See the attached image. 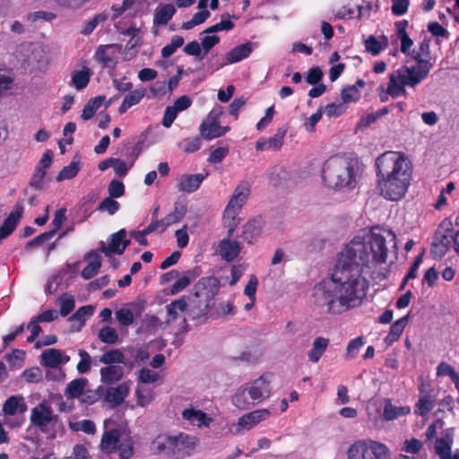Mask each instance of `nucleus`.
<instances>
[{
	"label": "nucleus",
	"instance_id": "6",
	"mask_svg": "<svg viewBox=\"0 0 459 459\" xmlns=\"http://www.w3.org/2000/svg\"><path fill=\"white\" fill-rule=\"evenodd\" d=\"M250 185L247 181H241L238 184L223 212V226L228 230V235L230 238L233 236L234 231L239 224L238 215L243 205L246 204L250 195Z\"/></svg>",
	"mask_w": 459,
	"mask_h": 459
},
{
	"label": "nucleus",
	"instance_id": "44",
	"mask_svg": "<svg viewBox=\"0 0 459 459\" xmlns=\"http://www.w3.org/2000/svg\"><path fill=\"white\" fill-rule=\"evenodd\" d=\"M365 344L364 337L358 336L355 339L351 340L346 347L345 359H351L357 357L359 351Z\"/></svg>",
	"mask_w": 459,
	"mask_h": 459
},
{
	"label": "nucleus",
	"instance_id": "23",
	"mask_svg": "<svg viewBox=\"0 0 459 459\" xmlns=\"http://www.w3.org/2000/svg\"><path fill=\"white\" fill-rule=\"evenodd\" d=\"M228 131L230 127L220 126L218 121H204L200 126V134L206 140L223 136Z\"/></svg>",
	"mask_w": 459,
	"mask_h": 459
},
{
	"label": "nucleus",
	"instance_id": "62",
	"mask_svg": "<svg viewBox=\"0 0 459 459\" xmlns=\"http://www.w3.org/2000/svg\"><path fill=\"white\" fill-rule=\"evenodd\" d=\"M228 147H217L210 152L208 157V162L210 163H220L228 155Z\"/></svg>",
	"mask_w": 459,
	"mask_h": 459
},
{
	"label": "nucleus",
	"instance_id": "30",
	"mask_svg": "<svg viewBox=\"0 0 459 459\" xmlns=\"http://www.w3.org/2000/svg\"><path fill=\"white\" fill-rule=\"evenodd\" d=\"M232 403L238 409L247 410L255 403L252 397H249V389L247 385L240 386L232 396Z\"/></svg>",
	"mask_w": 459,
	"mask_h": 459
},
{
	"label": "nucleus",
	"instance_id": "61",
	"mask_svg": "<svg viewBox=\"0 0 459 459\" xmlns=\"http://www.w3.org/2000/svg\"><path fill=\"white\" fill-rule=\"evenodd\" d=\"M25 381L29 383H39L42 380V371L39 368H30L22 373Z\"/></svg>",
	"mask_w": 459,
	"mask_h": 459
},
{
	"label": "nucleus",
	"instance_id": "53",
	"mask_svg": "<svg viewBox=\"0 0 459 459\" xmlns=\"http://www.w3.org/2000/svg\"><path fill=\"white\" fill-rule=\"evenodd\" d=\"M117 451L121 459H130L134 455L133 441L130 438L119 441Z\"/></svg>",
	"mask_w": 459,
	"mask_h": 459
},
{
	"label": "nucleus",
	"instance_id": "46",
	"mask_svg": "<svg viewBox=\"0 0 459 459\" xmlns=\"http://www.w3.org/2000/svg\"><path fill=\"white\" fill-rule=\"evenodd\" d=\"M187 307V303L184 298H180L166 306L167 314L170 320L178 318V311L184 312Z\"/></svg>",
	"mask_w": 459,
	"mask_h": 459
},
{
	"label": "nucleus",
	"instance_id": "27",
	"mask_svg": "<svg viewBox=\"0 0 459 459\" xmlns=\"http://www.w3.org/2000/svg\"><path fill=\"white\" fill-rule=\"evenodd\" d=\"M182 417L184 420L189 421L190 424L199 428L203 426L208 427L212 422V419L207 417L205 412L193 408L184 410Z\"/></svg>",
	"mask_w": 459,
	"mask_h": 459
},
{
	"label": "nucleus",
	"instance_id": "12",
	"mask_svg": "<svg viewBox=\"0 0 459 459\" xmlns=\"http://www.w3.org/2000/svg\"><path fill=\"white\" fill-rule=\"evenodd\" d=\"M269 377H271L270 374H264L253 382L247 384L249 389V397H252L256 404L260 403L271 394Z\"/></svg>",
	"mask_w": 459,
	"mask_h": 459
},
{
	"label": "nucleus",
	"instance_id": "4",
	"mask_svg": "<svg viewBox=\"0 0 459 459\" xmlns=\"http://www.w3.org/2000/svg\"><path fill=\"white\" fill-rule=\"evenodd\" d=\"M198 444V438L185 433L172 437L165 434L157 436L152 442V449L175 459L189 456Z\"/></svg>",
	"mask_w": 459,
	"mask_h": 459
},
{
	"label": "nucleus",
	"instance_id": "36",
	"mask_svg": "<svg viewBox=\"0 0 459 459\" xmlns=\"http://www.w3.org/2000/svg\"><path fill=\"white\" fill-rule=\"evenodd\" d=\"M42 365L55 368L62 364V352L56 349H47L41 353Z\"/></svg>",
	"mask_w": 459,
	"mask_h": 459
},
{
	"label": "nucleus",
	"instance_id": "52",
	"mask_svg": "<svg viewBox=\"0 0 459 459\" xmlns=\"http://www.w3.org/2000/svg\"><path fill=\"white\" fill-rule=\"evenodd\" d=\"M120 208V204L114 198L108 196L99 204L98 210L100 212H108L109 215H114Z\"/></svg>",
	"mask_w": 459,
	"mask_h": 459
},
{
	"label": "nucleus",
	"instance_id": "17",
	"mask_svg": "<svg viewBox=\"0 0 459 459\" xmlns=\"http://www.w3.org/2000/svg\"><path fill=\"white\" fill-rule=\"evenodd\" d=\"M208 175L209 174L207 172L205 174L198 173L182 175L178 179V191L186 193L195 192Z\"/></svg>",
	"mask_w": 459,
	"mask_h": 459
},
{
	"label": "nucleus",
	"instance_id": "55",
	"mask_svg": "<svg viewBox=\"0 0 459 459\" xmlns=\"http://www.w3.org/2000/svg\"><path fill=\"white\" fill-rule=\"evenodd\" d=\"M234 26L235 24L230 19L224 20V16H222L220 22L206 28L202 34H212L221 30H230Z\"/></svg>",
	"mask_w": 459,
	"mask_h": 459
},
{
	"label": "nucleus",
	"instance_id": "10",
	"mask_svg": "<svg viewBox=\"0 0 459 459\" xmlns=\"http://www.w3.org/2000/svg\"><path fill=\"white\" fill-rule=\"evenodd\" d=\"M419 400L414 405V413L420 417H426L435 407L437 394L429 382L423 380L418 385Z\"/></svg>",
	"mask_w": 459,
	"mask_h": 459
},
{
	"label": "nucleus",
	"instance_id": "42",
	"mask_svg": "<svg viewBox=\"0 0 459 459\" xmlns=\"http://www.w3.org/2000/svg\"><path fill=\"white\" fill-rule=\"evenodd\" d=\"M80 170V161H72L68 166L64 167L56 176V181L61 182L74 178Z\"/></svg>",
	"mask_w": 459,
	"mask_h": 459
},
{
	"label": "nucleus",
	"instance_id": "43",
	"mask_svg": "<svg viewBox=\"0 0 459 459\" xmlns=\"http://www.w3.org/2000/svg\"><path fill=\"white\" fill-rule=\"evenodd\" d=\"M452 444L453 439L449 436L437 438L435 443V451L440 459L451 453Z\"/></svg>",
	"mask_w": 459,
	"mask_h": 459
},
{
	"label": "nucleus",
	"instance_id": "25",
	"mask_svg": "<svg viewBox=\"0 0 459 459\" xmlns=\"http://www.w3.org/2000/svg\"><path fill=\"white\" fill-rule=\"evenodd\" d=\"M410 316L406 315L396 320L392 324L389 333L385 338L384 342L387 346H391L395 342H397L402 333H403L404 328L409 323Z\"/></svg>",
	"mask_w": 459,
	"mask_h": 459
},
{
	"label": "nucleus",
	"instance_id": "54",
	"mask_svg": "<svg viewBox=\"0 0 459 459\" xmlns=\"http://www.w3.org/2000/svg\"><path fill=\"white\" fill-rule=\"evenodd\" d=\"M78 355L80 356L81 359L76 366V369L80 374H86L91 368V357L84 350H79Z\"/></svg>",
	"mask_w": 459,
	"mask_h": 459
},
{
	"label": "nucleus",
	"instance_id": "49",
	"mask_svg": "<svg viewBox=\"0 0 459 459\" xmlns=\"http://www.w3.org/2000/svg\"><path fill=\"white\" fill-rule=\"evenodd\" d=\"M58 300L60 302L59 314L62 316H68L74 309L75 301L73 296L65 293Z\"/></svg>",
	"mask_w": 459,
	"mask_h": 459
},
{
	"label": "nucleus",
	"instance_id": "26",
	"mask_svg": "<svg viewBox=\"0 0 459 459\" xmlns=\"http://www.w3.org/2000/svg\"><path fill=\"white\" fill-rule=\"evenodd\" d=\"M100 380L105 385H112L123 378L124 369L119 365H111L101 368Z\"/></svg>",
	"mask_w": 459,
	"mask_h": 459
},
{
	"label": "nucleus",
	"instance_id": "1",
	"mask_svg": "<svg viewBox=\"0 0 459 459\" xmlns=\"http://www.w3.org/2000/svg\"><path fill=\"white\" fill-rule=\"evenodd\" d=\"M385 238L372 233L369 241L351 239L338 254L329 278L315 285L313 297L316 307L331 315H340L359 307L369 288L368 274L371 258L385 264L387 258Z\"/></svg>",
	"mask_w": 459,
	"mask_h": 459
},
{
	"label": "nucleus",
	"instance_id": "5",
	"mask_svg": "<svg viewBox=\"0 0 459 459\" xmlns=\"http://www.w3.org/2000/svg\"><path fill=\"white\" fill-rule=\"evenodd\" d=\"M395 74L389 75L386 93L392 98L406 94L405 85L414 87L423 81L429 73V65L419 61V66H402Z\"/></svg>",
	"mask_w": 459,
	"mask_h": 459
},
{
	"label": "nucleus",
	"instance_id": "40",
	"mask_svg": "<svg viewBox=\"0 0 459 459\" xmlns=\"http://www.w3.org/2000/svg\"><path fill=\"white\" fill-rule=\"evenodd\" d=\"M124 359L125 356L118 349L109 350L100 357V361L107 366H111L115 363H123Z\"/></svg>",
	"mask_w": 459,
	"mask_h": 459
},
{
	"label": "nucleus",
	"instance_id": "35",
	"mask_svg": "<svg viewBox=\"0 0 459 459\" xmlns=\"http://www.w3.org/2000/svg\"><path fill=\"white\" fill-rule=\"evenodd\" d=\"M91 73L89 67L84 66L82 70H75L72 74L71 85L81 91L87 87L90 82Z\"/></svg>",
	"mask_w": 459,
	"mask_h": 459
},
{
	"label": "nucleus",
	"instance_id": "63",
	"mask_svg": "<svg viewBox=\"0 0 459 459\" xmlns=\"http://www.w3.org/2000/svg\"><path fill=\"white\" fill-rule=\"evenodd\" d=\"M323 72L319 66L310 68L306 76V82L311 85L318 84L323 78Z\"/></svg>",
	"mask_w": 459,
	"mask_h": 459
},
{
	"label": "nucleus",
	"instance_id": "28",
	"mask_svg": "<svg viewBox=\"0 0 459 459\" xmlns=\"http://www.w3.org/2000/svg\"><path fill=\"white\" fill-rule=\"evenodd\" d=\"M262 232V222L260 220H249L244 226L242 230V238L247 244H253Z\"/></svg>",
	"mask_w": 459,
	"mask_h": 459
},
{
	"label": "nucleus",
	"instance_id": "48",
	"mask_svg": "<svg viewBox=\"0 0 459 459\" xmlns=\"http://www.w3.org/2000/svg\"><path fill=\"white\" fill-rule=\"evenodd\" d=\"M341 98L344 104L357 102L360 99V92L356 85H349L342 90Z\"/></svg>",
	"mask_w": 459,
	"mask_h": 459
},
{
	"label": "nucleus",
	"instance_id": "47",
	"mask_svg": "<svg viewBox=\"0 0 459 459\" xmlns=\"http://www.w3.org/2000/svg\"><path fill=\"white\" fill-rule=\"evenodd\" d=\"M98 337L102 342L107 344H115L119 339L117 331L109 326H105L100 329Z\"/></svg>",
	"mask_w": 459,
	"mask_h": 459
},
{
	"label": "nucleus",
	"instance_id": "38",
	"mask_svg": "<svg viewBox=\"0 0 459 459\" xmlns=\"http://www.w3.org/2000/svg\"><path fill=\"white\" fill-rule=\"evenodd\" d=\"M104 100L105 97L103 96H97L89 100L82 108L81 115L82 119H91L94 116L95 112L100 108Z\"/></svg>",
	"mask_w": 459,
	"mask_h": 459
},
{
	"label": "nucleus",
	"instance_id": "59",
	"mask_svg": "<svg viewBox=\"0 0 459 459\" xmlns=\"http://www.w3.org/2000/svg\"><path fill=\"white\" fill-rule=\"evenodd\" d=\"M116 316L119 324L123 326H129L134 323V314L128 308H120L116 312Z\"/></svg>",
	"mask_w": 459,
	"mask_h": 459
},
{
	"label": "nucleus",
	"instance_id": "20",
	"mask_svg": "<svg viewBox=\"0 0 459 459\" xmlns=\"http://www.w3.org/2000/svg\"><path fill=\"white\" fill-rule=\"evenodd\" d=\"M270 415L267 409L255 410L248 412L238 419V425L241 428L250 429L261 421L266 420Z\"/></svg>",
	"mask_w": 459,
	"mask_h": 459
},
{
	"label": "nucleus",
	"instance_id": "13",
	"mask_svg": "<svg viewBox=\"0 0 459 459\" xmlns=\"http://www.w3.org/2000/svg\"><path fill=\"white\" fill-rule=\"evenodd\" d=\"M23 212V204L22 202L16 203L13 211L10 212L0 227V239L6 238L14 231Z\"/></svg>",
	"mask_w": 459,
	"mask_h": 459
},
{
	"label": "nucleus",
	"instance_id": "58",
	"mask_svg": "<svg viewBox=\"0 0 459 459\" xmlns=\"http://www.w3.org/2000/svg\"><path fill=\"white\" fill-rule=\"evenodd\" d=\"M108 196L119 198L125 194V185L122 181L112 179L108 186Z\"/></svg>",
	"mask_w": 459,
	"mask_h": 459
},
{
	"label": "nucleus",
	"instance_id": "16",
	"mask_svg": "<svg viewBox=\"0 0 459 459\" xmlns=\"http://www.w3.org/2000/svg\"><path fill=\"white\" fill-rule=\"evenodd\" d=\"M130 385L123 382L116 387H108L106 390L104 400L115 408L121 405L128 395Z\"/></svg>",
	"mask_w": 459,
	"mask_h": 459
},
{
	"label": "nucleus",
	"instance_id": "18",
	"mask_svg": "<svg viewBox=\"0 0 459 459\" xmlns=\"http://www.w3.org/2000/svg\"><path fill=\"white\" fill-rule=\"evenodd\" d=\"M232 237L224 238L219 243V254L226 262H233L240 253V245L236 240H231Z\"/></svg>",
	"mask_w": 459,
	"mask_h": 459
},
{
	"label": "nucleus",
	"instance_id": "7",
	"mask_svg": "<svg viewBox=\"0 0 459 459\" xmlns=\"http://www.w3.org/2000/svg\"><path fill=\"white\" fill-rule=\"evenodd\" d=\"M194 295L197 300H193V308H196V315H205L211 307L212 302L220 290V281L215 276L201 278L195 285Z\"/></svg>",
	"mask_w": 459,
	"mask_h": 459
},
{
	"label": "nucleus",
	"instance_id": "51",
	"mask_svg": "<svg viewBox=\"0 0 459 459\" xmlns=\"http://www.w3.org/2000/svg\"><path fill=\"white\" fill-rule=\"evenodd\" d=\"M55 236V231H46L39 234L33 239L28 241L24 247L26 251H30L32 248L41 246L43 243L50 240Z\"/></svg>",
	"mask_w": 459,
	"mask_h": 459
},
{
	"label": "nucleus",
	"instance_id": "29",
	"mask_svg": "<svg viewBox=\"0 0 459 459\" xmlns=\"http://www.w3.org/2000/svg\"><path fill=\"white\" fill-rule=\"evenodd\" d=\"M3 413L13 416L16 413H24L27 411V405L22 396H10L3 404Z\"/></svg>",
	"mask_w": 459,
	"mask_h": 459
},
{
	"label": "nucleus",
	"instance_id": "32",
	"mask_svg": "<svg viewBox=\"0 0 459 459\" xmlns=\"http://www.w3.org/2000/svg\"><path fill=\"white\" fill-rule=\"evenodd\" d=\"M387 46L388 38L385 35H382L381 39H378L374 35H370L364 40L366 51L373 56H378L382 50L387 48Z\"/></svg>",
	"mask_w": 459,
	"mask_h": 459
},
{
	"label": "nucleus",
	"instance_id": "9",
	"mask_svg": "<svg viewBox=\"0 0 459 459\" xmlns=\"http://www.w3.org/2000/svg\"><path fill=\"white\" fill-rule=\"evenodd\" d=\"M453 224L448 220H444L435 231L430 246V255L435 260H439L446 255L451 247Z\"/></svg>",
	"mask_w": 459,
	"mask_h": 459
},
{
	"label": "nucleus",
	"instance_id": "50",
	"mask_svg": "<svg viewBox=\"0 0 459 459\" xmlns=\"http://www.w3.org/2000/svg\"><path fill=\"white\" fill-rule=\"evenodd\" d=\"M94 312V307L91 305H86L80 307L72 316L69 317V321L79 320L81 325H83L87 317L92 316Z\"/></svg>",
	"mask_w": 459,
	"mask_h": 459
},
{
	"label": "nucleus",
	"instance_id": "21",
	"mask_svg": "<svg viewBox=\"0 0 459 459\" xmlns=\"http://www.w3.org/2000/svg\"><path fill=\"white\" fill-rule=\"evenodd\" d=\"M126 237V230L125 229H121L116 233L111 234L108 246H106L104 241H100L99 250L105 254L106 256H108L111 254L120 255L119 249H121V242Z\"/></svg>",
	"mask_w": 459,
	"mask_h": 459
},
{
	"label": "nucleus",
	"instance_id": "31",
	"mask_svg": "<svg viewBox=\"0 0 459 459\" xmlns=\"http://www.w3.org/2000/svg\"><path fill=\"white\" fill-rule=\"evenodd\" d=\"M329 343L330 340L328 338L322 336L316 337L312 343V348L307 352L308 360L312 363L318 362Z\"/></svg>",
	"mask_w": 459,
	"mask_h": 459
},
{
	"label": "nucleus",
	"instance_id": "60",
	"mask_svg": "<svg viewBox=\"0 0 459 459\" xmlns=\"http://www.w3.org/2000/svg\"><path fill=\"white\" fill-rule=\"evenodd\" d=\"M346 111V106L343 102L342 103H330L325 107L324 112L329 117H340Z\"/></svg>",
	"mask_w": 459,
	"mask_h": 459
},
{
	"label": "nucleus",
	"instance_id": "34",
	"mask_svg": "<svg viewBox=\"0 0 459 459\" xmlns=\"http://www.w3.org/2000/svg\"><path fill=\"white\" fill-rule=\"evenodd\" d=\"M94 256L95 259L90 262L82 271L81 275L85 280H90L93 278L100 271L101 267V260L99 255L94 251L91 250L85 255V258H90Z\"/></svg>",
	"mask_w": 459,
	"mask_h": 459
},
{
	"label": "nucleus",
	"instance_id": "41",
	"mask_svg": "<svg viewBox=\"0 0 459 459\" xmlns=\"http://www.w3.org/2000/svg\"><path fill=\"white\" fill-rule=\"evenodd\" d=\"M411 57L417 62L415 66H419V61L426 62L429 65V70L432 68L433 65L427 59H423L422 56H429V40L423 39L420 45L418 50H413L411 54Z\"/></svg>",
	"mask_w": 459,
	"mask_h": 459
},
{
	"label": "nucleus",
	"instance_id": "19",
	"mask_svg": "<svg viewBox=\"0 0 459 459\" xmlns=\"http://www.w3.org/2000/svg\"><path fill=\"white\" fill-rule=\"evenodd\" d=\"M121 439V432L117 429H111L105 431L100 441V450L108 455L117 451L118 443Z\"/></svg>",
	"mask_w": 459,
	"mask_h": 459
},
{
	"label": "nucleus",
	"instance_id": "14",
	"mask_svg": "<svg viewBox=\"0 0 459 459\" xmlns=\"http://www.w3.org/2000/svg\"><path fill=\"white\" fill-rule=\"evenodd\" d=\"M118 50L119 47L116 44L100 45L95 51L94 58L103 67H114Z\"/></svg>",
	"mask_w": 459,
	"mask_h": 459
},
{
	"label": "nucleus",
	"instance_id": "2",
	"mask_svg": "<svg viewBox=\"0 0 459 459\" xmlns=\"http://www.w3.org/2000/svg\"><path fill=\"white\" fill-rule=\"evenodd\" d=\"M380 195L390 201L401 200L411 185L412 163L402 152L388 151L376 160Z\"/></svg>",
	"mask_w": 459,
	"mask_h": 459
},
{
	"label": "nucleus",
	"instance_id": "11",
	"mask_svg": "<svg viewBox=\"0 0 459 459\" xmlns=\"http://www.w3.org/2000/svg\"><path fill=\"white\" fill-rule=\"evenodd\" d=\"M30 420L32 426L45 432L48 424L58 420V415L54 414L51 406L46 401H42L31 409Z\"/></svg>",
	"mask_w": 459,
	"mask_h": 459
},
{
	"label": "nucleus",
	"instance_id": "37",
	"mask_svg": "<svg viewBox=\"0 0 459 459\" xmlns=\"http://www.w3.org/2000/svg\"><path fill=\"white\" fill-rule=\"evenodd\" d=\"M176 8L171 4L161 5L156 10L154 15V23L158 25H165L173 17Z\"/></svg>",
	"mask_w": 459,
	"mask_h": 459
},
{
	"label": "nucleus",
	"instance_id": "56",
	"mask_svg": "<svg viewBox=\"0 0 459 459\" xmlns=\"http://www.w3.org/2000/svg\"><path fill=\"white\" fill-rule=\"evenodd\" d=\"M46 170L39 166H37L34 169L32 177L30 180V186L35 189L40 190L43 188V180L46 177Z\"/></svg>",
	"mask_w": 459,
	"mask_h": 459
},
{
	"label": "nucleus",
	"instance_id": "24",
	"mask_svg": "<svg viewBox=\"0 0 459 459\" xmlns=\"http://www.w3.org/2000/svg\"><path fill=\"white\" fill-rule=\"evenodd\" d=\"M410 413V406H394L391 399H385L384 402L382 417L386 421L394 420L399 417L406 416Z\"/></svg>",
	"mask_w": 459,
	"mask_h": 459
},
{
	"label": "nucleus",
	"instance_id": "64",
	"mask_svg": "<svg viewBox=\"0 0 459 459\" xmlns=\"http://www.w3.org/2000/svg\"><path fill=\"white\" fill-rule=\"evenodd\" d=\"M56 18V14L46 11H37L27 14V20L35 22L39 20L50 22Z\"/></svg>",
	"mask_w": 459,
	"mask_h": 459
},
{
	"label": "nucleus",
	"instance_id": "39",
	"mask_svg": "<svg viewBox=\"0 0 459 459\" xmlns=\"http://www.w3.org/2000/svg\"><path fill=\"white\" fill-rule=\"evenodd\" d=\"M87 380L84 378H76L71 381L66 388L65 394L69 398H78L80 397L84 390Z\"/></svg>",
	"mask_w": 459,
	"mask_h": 459
},
{
	"label": "nucleus",
	"instance_id": "45",
	"mask_svg": "<svg viewBox=\"0 0 459 459\" xmlns=\"http://www.w3.org/2000/svg\"><path fill=\"white\" fill-rule=\"evenodd\" d=\"M287 131L288 127L285 126L279 127L275 134L267 139L269 148L273 151H279L283 145V140Z\"/></svg>",
	"mask_w": 459,
	"mask_h": 459
},
{
	"label": "nucleus",
	"instance_id": "57",
	"mask_svg": "<svg viewBox=\"0 0 459 459\" xmlns=\"http://www.w3.org/2000/svg\"><path fill=\"white\" fill-rule=\"evenodd\" d=\"M70 427L73 430H81L86 434H94L96 432V426L91 420H83L79 422L70 423Z\"/></svg>",
	"mask_w": 459,
	"mask_h": 459
},
{
	"label": "nucleus",
	"instance_id": "8",
	"mask_svg": "<svg viewBox=\"0 0 459 459\" xmlns=\"http://www.w3.org/2000/svg\"><path fill=\"white\" fill-rule=\"evenodd\" d=\"M348 459H390L391 452L384 443L372 439H360L347 450Z\"/></svg>",
	"mask_w": 459,
	"mask_h": 459
},
{
	"label": "nucleus",
	"instance_id": "33",
	"mask_svg": "<svg viewBox=\"0 0 459 459\" xmlns=\"http://www.w3.org/2000/svg\"><path fill=\"white\" fill-rule=\"evenodd\" d=\"M145 95L144 89H136L130 91L128 94L124 97L122 103L118 108V113H126L131 107L140 103Z\"/></svg>",
	"mask_w": 459,
	"mask_h": 459
},
{
	"label": "nucleus",
	"instance_id": "15",
	"mask_svg": "<svg viewBox=\"0 0 459 459\" xmlns=\"http://www.w3.org/2000/svg\"><path fill=\"white\" fill-rule=\"evenodd\" d=\"M253 51V43L252 42H247L244 44H240L235 48H233L230 51H229L225 56V62L221 63L216 67L213 68V70H219L220 68L223 67L226 65H230L234 63H238L242 61L243 59H246L250 56V54Z\"/></svg>",
	"mask_w": 459,
	"mask_h": 459
},
{
	"label": "nucleus",
	"instance_id": "22",
	"mask_svg": "<svg viewBox=\"0 0 459 459\" xmlns=\"http://www.w3.org/2000/svg\"><path fill=\"white\" fill-rule=\"evenodd\" d=\"M187 206L185 201H177L173 211L162 219V230L164 232L168 227L180 221L186 214Z\"/></svg>",
	"mask_w": 459,
	"mask_h": 459
},
{
	"label": "nucleus",
	"instance_id": "3",
	"mask_svg": "<svg viewBox=\"0 0 459 459\" xmlns=\"http://www.w3.org/2000/svg\"><path fill=\"white\" fill-rule=\"evenodd\" d=\"M356 161L346 156H333L324 164L322 178L325 184L333 189L354 188Z\"/></svg>",
	"mask_w": 459,
	"mask_h": 459
}]
</instances>
